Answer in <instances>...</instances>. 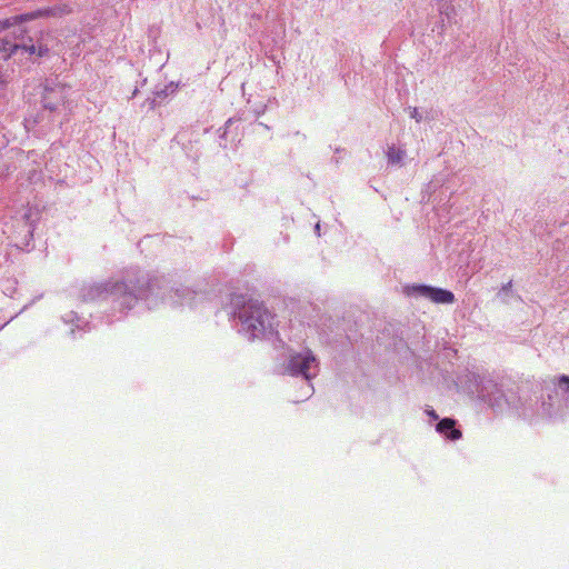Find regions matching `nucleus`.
<instances>
[{"mask_svg":"<svg viewBox=\"0 0 569 569\" xmlns=\"http://www.w3.org/2000/svg\"><path fill=\"white\" fill-rule=\"evenodd\" d=\"M405 154V151L400 149H396L395 147H391L388 149L387 156L388 160L391 163H398L402 160V157Z\"/></svg>","mask_w":569,"mask_h":569,"instance_id":"6e6552de","label":"nucleus"},{"mask_svg":"<svg viewBox=\"0 0 569 569\" xmlns=\"http://www.w3.org/2000/svg\"><path fill=\"white\" fill-rule=\"evenodd\" d=\"M311 368H317V360L310 351L291 356L287 370L292 376L302 375L307 380L311 379L315 373L310 372Z\"/></svg>","mask_w":569,"mask_h":569,"instance_id":"f03ea898","label":"nucleus"},{"mask_svg":"<svg viewBox=\"0 0 569 569\" xmlns=\"http://www.w3.org/2000/svg\"><path fill=\"white\" fill-rule=\"evenodd\" d=\"M413 290L436 303H452L455 301L453 293L445 289L418 286L413 287Z\"/></svg>","mask_w":569,"mask_h":569,"instance_id":"39448f33","label":"nucleus"},{"mask_svg":"<svg viewBox=\"0 0 569 569\" xmlns=\"http://www.w3.org/2000/svg\"><path fill=\"white\" fill-rule=\"evenodd\" d=\"M456 421L450 418H443L437 425V430L447 436L450 440H458L462 437L460 430L455 428Z\"/></svg>","mask_w":569,"mask_h":569,"instance_id":"423d86ee","label":"nucleus"},{"mask_svg":"<svg viewBox=\"0 0 569 569\" xmlns=\"http://www.w3.org/2000/svg\"><path fill=\"white\" fill-rule=\"evenodd\" d=\"M569 383V377L568 376H561L559 378V386L562 387V385H568Z\"/></svg>","mask_w":569,"mask_h":569,"instance_id":"9b49d317","label":"nucleus"},{"mask_svg":"<svg viewBox=\"0 0 569 569\" xmlns=\"http://www.w3.org/2000/svg\"><path fill=\"white\" fill-rule=\"evenodd\" d=\"M9 82V76L0 70V89L4 88Z\"/></svg>","mask_w":569,"mask_h":569,"instance_id":"9d476101","label":"nucleus"},{"mask_svg":"<svg viewBox=\"0 0 569 569\" xmlns=\"http://www.w3.org/2000/svg\"><path fill=\"white\" fill-rule=\"evenodd\" d=\"M68 90L69 87L63 83L46 86L42 94L43 107L50 111L57 110L66 102Z\"/></svg>","mask_w":569,"mask_h":569,"instance_id":"20e7f679","label":"nucleus"},{"mask_svg":"<svg viewBox=\"0 0 569 569\" xmlns=\"http://www.w3.org/2000/svg\"><path fill=\"white\" fill-rule=\"evenodd\" d=\"M411 117L415 118L417 121H420V117L418 116L417 108H413L411 111Z\"/></svg>","mask_w":569,"mask_h":569,"instance_id":"f8f14e48","label":"nucleus"},{"mask_svg":"<svg viewBox=\"0 0 569 569\" xmlns=\"http://www.w3.org/2000/svg\"><path fill=\"white\" fill-rule=\"evenodd\" d=\"M70 13V9L67 6L63 7H57V8H48V9H40L30 13H24L20 16H16L11 19H6L0 22V30H4L9 28L10 26H13L19 22H26L30 20H34L41 17H49V16H63Z\"/></svg>","mask_w":569,"mask_h":569,"instance_id":"7ed1b4c3","label":"nucleus"},{"mask_svg":"<svg viewBox=\"0 0 569 569\" xmlns=\"http://www.w3.org/2000/svg\"><path fill=\"white\" fill-rule=\"evenodd\" d=\"M19 49L20 46L8 38L0 39V53L3 54V59L10 58Z\"/></svg>","mask_w":569,"mask_h":569,"instance_id":"0eeeda50","label":"nucleus"},{"mask_svg":"<svg viewBox=\"0 0 569 569\" xmlns=\"http://www.w3.org/2000/svg\"><path fill=\"white\" fill-rule=\"evenodd\" d=\"M20 49L26 50L30 54L37 53L39 57H42V56L48 53V49L47 48L39 47V49L37 50V48L33 44H31V46H23V47H20Z\"/></svg>","mask_w":569,"mask_h":569,"instance_id":"1a4fd4ad","label":"nucleus"},{"mask_svg":"<svg viewBox=\"0 0 569 569\" xmlns=\"http://www.w3.org/2000/svg\"><path fill=\"white\" fill-rule=\"evenodd\" d=\"M239 319L251 331L253 337H260L267 331H273V317L257 300L250 299L240 310Z\"/></svg>","mask_w":569,"mask_h":569,"instance_id":"f257e3e1","label":"nucleus"}]
</instances>
